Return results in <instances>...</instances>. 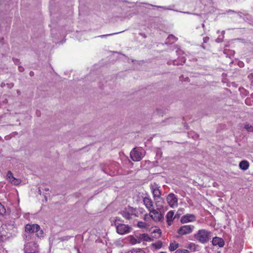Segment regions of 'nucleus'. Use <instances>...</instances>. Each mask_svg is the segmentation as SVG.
I'll list each match as a JSON object with an SVG mask.
<instances>
[{
  "label": "nucleus",
  "mask_w": 253,
  "mask_h": 253,
  "mask_svg": "<svg viewBox=\"0 0 253 253\" xmlns=\"http://www.w3.org/2000/svg\"><path fill=\"white\" fill-rule=\"evenodd\" d=\"M30 76H33V75H34V72H32V71L30 72Z\"/></svg>",
  "instance_id": "obj_29"
},
{
  "label": "nucleus",
  "mask_w": 253,
  "mask_h": 253,
  "mask_svg": "<svg viewBox=\"0 0 253 253\" xmlns=\"http://www.w3.org/2000/svg\"><path fill=\"white\" fill-rule=\"evenodd\" d=\"M6 213V210L4 207L0 202V215H4Z\"/></svg>",
  "instance_id": "obj_21"
},
{
  "label": "nucleus",
  "mask_w": 253,
  "mask_h": 253,
  "mask_svg": "<svg viewBox=\"0 0 253 253\" xmlns=\"http://www.w3.org/2000/svg\"><path fill=\"white\" fill-rule=\"evenodd\" d=\"M212 244L213 246H218L219 247L221 248L224 246L225 244L223 239L218 237H215L212 239Z\"/></svg>",
  "instance_id": "obj_10"
},
{
  "label": "nucleus",
  "mask_w": 253,
  "mask_h": 253,
  "mask_svg": "<svg viewBox=\"0 0 253 253\" xmlns=\"http://www.w3.org/2000/svg\"><path fill=\"white\" fill-rule=\"evenodd\" d=\"M137 226L138 228L142 229L143 231H144V230H147L148 229L149 225L144 222L140 221L138 222Z\"/></svg>",
  "instance_id": "obj_16"
},
{
  "label": "nucleus",
  "mask_w": 253,
  "mask_h": 253,
  "mask_svg": "<svg viewBox=\"0 0 253 253\" xmlns=\"http://www.w3.org/2000/svg\"><path fill=\"white\" fill-rule=\"evenodd\" d=\"M150 218H151V217L150 216V214H145V215L144 216V220L145 221H148L149 220Z\"/></svg>",
  "instance_id": "obj_26"
},
{
  "label": "nucleus",
  "mask_w": 253,
  "mask_h": 253,
  "mask_svg": "<svg viewBox=\"0 0 253 253\" xmlns=\"http://www.w3.org/2000/svg\"><path fill=\"white\" fill-rule=\"evenodd\" d=\"M19 70L21 72L23 70V68L21 67H19Z\"/></svg>",
  "instance_id": "obj_28"
},
{
  "label": "nucleus",
  "mask_w": 253,
  "mask_h": 253,
  "mask_svg": "<svg viewBox=\"0 0 253 253\" xmlns=\"http://www.w3.org/2000/svg\"><path fill=\"white\" fill-rule=\"evenodd\" d=\"M138 236L139 240H140V243L142 241L150 242L152 241V239L147 234H141Z\"/></svg>",
  "instance_id": "obj_14"
},
{
  "label": "nucleus",
  "mask_w": 253,
  "mask_h": 253,
  "mask_svg": "<svg viewBox=\"0 0 253 253\" xmlns=\"http://www.w3.org/2000/svg\"><path fill=\"white\" fill-rule=\"evenodd\" d=\"M151 190L155 199L157 198L162 200L161 192L160 189V187L156 184H154L151 186Z\"/></svg>",
  "instance_id": "obj_8"
},
{
  "label": "nucleus",
  "mask_w": 253,
  "mask_h": 253,
  "mask_svg": "<svg viewBox=\"0 0 253 253\" xmlns=\"http://www.w3.org/2000/svg\"><path fill=\"white\" fill-rule=\"evenodd\" d=\"M167 201L169 205L172 208H175L178 206V200L173 193H169L167 197Z\"/></svg>",
  "instance_id": "obj_5"
},
{
  "label": "nucleus",
  "mask_w": 253,
  "mask_h": 253,
  "mask_svg": "<svg viewBox=\"0 0 253 253\" xmlns=\"http://www.w3.org/2000/svg\"><path fill=\"white\" fill-rule=\"evenodd\" d=\"M169 38H172V39H175V37L173 35H170L169 37Z\"/></svg>",
  "instance_id": "obj_27"
},
{
  "label": "nucleus",
  "mask_w": 253,
  "mask_h": 253,
  "mask_svg": "<svg viewBox=\"0 0 253 253\" xmlns=\"http://www.w3.org/2000/svg\"><path fill=\"white\" fill-rule=\"evenodd\" d=\"M127 253H132L131 252H128Z\"/></svg>",
  "instance_id": "obj_33"
},
{
  "label": "nucleus",
  "mask_w": 253,
  "mask_h": 253,
  "mask_svg": "<svg viewBox=\"0 0 253 253\" xmlns=\"http://www.w3.org/2000/svg\"><path fill=\"white\" fill-rule=\"evenodd\" d=\"M149 212L151 218L155 221H160L163 218L161 213L154 208L150 210Z\"/></svg>",
  "instance_id": "obj_7"
},
{
  "label": "nucleus",
  "mask_w": 253,
  "mask_h": 253,
  "mask_svg": "<svg viewBox=\"0 0 253 253\" xmlns=\"http://www.w3.org/2000/svg\"><path fill=\"white\" fill-rule=\"evenodd\" d=\"M158 202H156V205L157 207H158Z\"/></svg>",
  "instance_id": "obj_30"
},
{
  "label": "nucleus",
  "mask_w": 253,
  "mask_h": 253,
  "mask_svg": "<svg viewBox=\"0 0 253 253\" xmlns=\"http://www.w3.org/2000/svg\"><path fill=\"white\" fill-rule=\"evenodd\" d=\"M143 201L144 205L149 211L154 208L153 202L151 198L144 197Z\"/></svg>",
  "instance_id": "obj_11"
},
{
  "label": "nucleus",
  "mask_w": 253,
  "mask_h": 253,
  "mask_svg": "<svg viewBox=\"0 0 253 253\" xmlns=\"http://www.w3.org/2000/svg\"><path fill=\"white\" fill-rule=\"evenodd\" d=\"M175 253H189V251L187 250L179 249L176 250Z\"/></svg>",
  "instance_id": "obj_24"
},
{
  "label": "nucleus",
  "mask_w": 253,
  "mask_h": 253,
  "mask_svg": "<svg viewBox=\"0 0 253 253\" xmlns=\"http://www.w3.org/2000/svg\"><path fill=\"white\" fill-rule=\"evenodd\" d=\"M245 128L248 131H253V126H250L249 124L246 125L245 126Z\"/></svg>",
  "instance_id": "obj_23"
},
{
  "label": "nucleus",
  "mask_w": 253,
  "mask_h": 253,
  "mask_svg": "<svg viewBox=\"0 0 253 253\" xmlns=\"http://www.w3.org/2000/svg\"><path fill=\"white\" fill-rule=\"evenodd\" d=\"M104 36H105V35H102V36H101V37H104Z\"/></svg>",
  "instance_id": "obj_32"
},
{
  "label": "nucleus",
  "mask_w": 253,
  "mask_h": 253,
  "mask_svg": "<svg viewBox=\"0 0 253 253\" xmlns=\"http://www.w3.org/2000/svg\"><path fill=\"white\" fill-rule=\"evenodd\" d=\"M130 157L133 161H140L143 158L142 154L137 148H133L130 153Z\"/></svg>",
  "instance_id": "obj_6"
},
{
  "label": "nucleus",
  "mask_w": 253,
  "mask_h": 253,
  "mask_svg": "<svg viewBox=\"0 0 253 253\" xmlns=\"http://www.w3.org/2000/svg\"><path fill=\"white\" fill-rule=\"evenodd\" d=\"M25 252L26 253H39V251L37 249L35 250L33 252H32L30 249H28V246H27L25 248Z\"/></svg>",
  "instance_id": "obj_22"
},
{
  "label": "nucleus",
  "mask_w": 253,
  "mask_h": 253,
  "mask_svg": "<svg viewBox=\"0 0 253 253\" xmlns=\"http://www.w3.org/2000/svg\"><path fill=\"white\" fill-rule=\"evenodd\" d=\"M132 210L130 207L125 208L121 213L122 215L126 219H129L131 218Z\"/></svg>",
  "instance_id": "obj_12"
},
{
  "label": "nucleus",
  "mask_w": 253,
  "mask_h": 253,
  "mask_svg": "<svg viewBox=\"0 0 253 253\" xmlns=\"http://www.w3.org/2000/svg\"><path fill=\"white\" fill-rule=\"evenodd\" d=\"M154 233L158 234V237H160L161 235V231L160 229H156L153 231Z\"/></svg>",
  "instance_id": "obj_25"
},
{
  "label": "nucleus",
  "mask_w": 253,
  "mask_h": 253,
  "mask_svg": "<svg viewBox=\"0 0 253 253\" xmlns=\"http://www.w3.org/2000/svg\"><path fill=\"white\" fill-rule=\"evenodd\" d=\"M173 215L174 211H169L166 215L167 222L169 226L171 224V222L174 219Z\"/></svg>",
  "instance_id": "obj_13"
},
{
  "label": "nucleus",
  "mask_w": 253,
  "mask_h": 253,
  "mask_svg": "<svg viewBox=\"0 0 253 253\" xmlns=\"http://www.w3.org/2000/svg\"><path fill=\"white\" fill-rule=\"evenodd\" d=\"M194 229V226L192 225H185L182 226L178 230L177 233L181 236L191 233Z\"/></svg>",
  "instance_id": "obj_3"
},
{
  "label": "nucleus",
  "mask_w": 253,
  "mask_h": 253,
  "mask_svg": "<svg viewBox=\"0 0 253 253\" xmlns=\"http://www.w3.org/2000/svg\"><path fill=\"white\" fill-rule=\"evenodd\" d=\"M249 163L246 160L242 161L239 164L240 169L243 170H247L249 169Z\"/></svg>",
  "instance_id": "obj_15"
},
{
  "label": "nucleus",
  "mask_w": 253,
  "mask_h": 253,
  "mask_svg": "<svg viewBox=\"0 0 253 253\" xmlns=\"http://www.w3.org/2000/svg\"><path fill=\"white\" fill-rule=\"evenodd\" d=\"M115 225H116L117 232L119 234L123 235L130 232L131 227L127 225L121 223L118 225L115 223Z\"/></svg>",
  "instance_id": "obj_4"
},
{
  "label": "nucleus",
  "mask_w": 253,
  "mask_h": 253,
  "mask_svg": "<svg viewBox=\"0 0 253 253\" xmlns=\"http://www.w3.org/2000/svg\"><path fill=\"white\" fill-rule=\"evenodd\" d=\"M166 253V252H160V253Z\"/></svg>",
  "instance_id": "obj_31"
},
{
  "label": "nucleus",
  "mask_w": 253,
  "mask_h": 253,
  "mask_svg": "<svg viewBox=\"0 0 253 253\" xmlns=\"http://www.w3.org/2000/svg\"><path fill=\"white\" fill-rule=\"evenodd\" d=\"M21 182V180L20 179L16 178L15 177L14 178L13 180H11V183L15 185H18Z\"/></svg>",
  "instance_id": "obj_20"
},
{
  "label": "nucleus",
  "mask_w": 253,
  "mask_h": 253,
  "mask_svg": "<svg viewBox=\"0 0 253 253\" xmlns=\"http://www.w3.org/2000/svg\"><path fill=\"white\" fill-rule=\"evenodd\" d=\"M25 231L28 233H36L38 237H42L43 232L37 224H27L25 226Z\"/></svg>",
  "instance_id": "obj_2"
},
{
  "label": "nucleus",
  "mask_w": 253,
  "mask_h": 253,
  "mask_svg": "<svg viewBox=\"0 0 253 253\" xmlns=\"http://www.w3.org/2000/svg\"><path fill=\"white\" fill-rule=\"evenodd\" d=\"M211 232L205 229L199 230L194 235L195 238L202 244L207 243L211 239Z\"/></svg>",
  "instance_id": "obj_1"
},
{
  "label": "nucleus",
  "mask_w": 253,
  "mask_h": 253,
  "mask_svg": "<svg viewBox=\"0 0 253 253\" xmlns=\"http://www.w3.org/2000/svg\"><path fill=\"white\" fill-rule=\"evenodd\" d=\"M179 247V244L175 241L170 243L169 249L170 251H174Z\"/></svg>",
  "instance_id": "obj_18"
},
{
  "label": "nucleus",
  "mask_w": 253,
  "mask_h": 253,
  "mask_svg": "<svg viewBox=\"0 0 253 253\" xmlns=\"http://www.w3.org/2000/svg\"><path fill=\"white\" fill-rule=\"evenodd\" d=\"M14 178V177L12 172L11 171H8L6 175V179L11 182V180H13Z\"/></svg>",
  "instance_id": "obj_19"
},
{
  "label": "nucleus",
  "mask_w": 253,
  "mask_h": 253,
  "mask_svg": "<svg viewBox=\"0 0 253 253\" xmlns=\"http://www.w3.org/2000/svg\"><path fill=\"white\" fill-rule=\"evenodd\" d=\"M138 236H136V237H134L133 236H130V243L132 245H135L137 244L140 243V240H139Z\"/></svg>",
  "instance_id": "obj_17"
},
{
  "label": "nucleus",
  "mask_w": 253,
  "mask_h": 253,
  "mask_svg": "<svg viewBox=\"0 0 253 253\" xmlns=\"http://www.w3.org/2000/svg\"><path fill=\"white\" fill-rule=\"evenodd\" d=\"M196 220V216L193 214H187L183 216L180 219L182 223H186L190 222H194Z\"/></svg>",
  "instance_id": "obj_9"
}]
</instances>
